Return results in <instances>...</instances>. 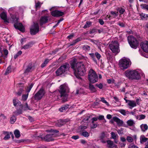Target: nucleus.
I'll return each instance as SVG.
<instances>
[{"mask_svg": "<svg viewBox=\"0 0 148 148\" xmlns=\"http://www.w3.org/2000/svg\"><path fill=\"white\" fill-rule=\"evenodd\" d=\"M126 140L129 142H132L133 141V138L130 136H128L127 137Z\"/></svg>", "mask_w": 148, "mask_h": 148, "instance_id": "obj_46", "label": "nucleus"}, {"mask_svg": "<svg viewBox=\"0 0 148 148\" xmlns=\"http://www.w3.org/2000/svg\"><path fill=\"white\" fill-rule=\"evenodd\" d=\"M67 121L66 119L58 120L56 123L58 127H61L65 124Z\"/></svg>", "mask_w": 148, "mask_h": 148, "instance_id": "obj_20", "label": "nucleus"}, {"mask_svg": "<svg viewBox=\"0 0 148 148\" xmlns=\"http://www.w3.org/2000/svg\"><path fill=\"white\" fill-rule=\"evenodd\" d=\"M11 71V67L10 66H9L7 68L5 72V75H7L9 73H10Z\"/></svg>", "mask_w": 148, "mask_h": 148, "instance_id": "obj_41", "label": "nucleus"}, {"mask_svg": "<svg viewBox=\"0 0 148 148\" xmlns=\"http://www.w3.org/2000/svg\"><path fill=\"white\" fill-rule=\"evenodd\" d=\"M119 112L122 115L125 116L127 114H129V112L128 111H126L124 109H120L119 110Z\"/></svg>", "mask_w": 148, "mask_h": 148, "instance_id": "obj_29", "label": "nucleus"}, {"mask_svg": "<svg viewBox=\"0 0 148 148\" xmlns=\"http://www.w3.org/2000/svg\"><path fill=\"white\" fill-rule=\"evenodd\" d=\"M22 53V52L21 51H19L17 53H16L14 56V59H16L17 57Z\"/></svg>", "mask_w": 148, "mask_h": 148, "instance_id": "obj_44", "label": "nucleus"}, {"mask_svg": "<svg viewBox=\"0 0 148 148\" xmlns=\"http://www.w3.org/2000/svg\"><path fill=\"white\" fill-rule=\"evenodd\" d=\"M96 86L100 89H102L103 87V86L101 83H100L99 84H96Z\"/></svg>", "mask_w": 148, "mask_h": 148, "instance_id": "obj_59", "label": "nucleus"}, {"mask_svg": "<svg viewBox=\"0 0 148 148\" xmlns=\"http://www.w3.org/2000/svg\"><path fill=\"white\" fill-rule=\"evenodd\" d=\"M128 148H138L136 146L132 144H130Z\"/></svg>", "mask_w": 148, "mask_h": 148, "instance_id": "obj_56", "label": "nucleus"}, {"mask_svg": "<svg viewBox=\"0 0 148 148\" xmlns=\"http://www.w3.org/2000/svg\"><path fill=\"white\" fill-rule=\"evenodd\" d=\"M111 14L112 15H113V16L114 18L116 17L118 15V12H116L113 11L111 12Z\"/></svg>", "mask_w": 148, "mask_h": 148, "instance_id": "obj_45", "label": "nucleus"}, {"mask_svg": "<svg viewBox=\"0 0 148 148\" xmlns=\"http://www.w3.org/2000/svg\"><path fill=\"white\" fill-rule=\"evenodd\" d=\"M98 118L96 117H93L92 119L91 123H94L95 121H97Z\"/></svg>", "mask_w": 148, "mask_h": 148, "instance_id": "obj_60", "label": "nucleus"}, {"mask_svg": "<svg viewBox=\"0 0 148 148\" xmlns=\"http://www.w3.org/2000/svg\"><path fill=\"white\" fill-rule=\"evenodd\" d=\"M28 96V94H27L26 95H23L22 96V100L24 101H26L27 99Z\"/></svg>", "mask_w": 148, "mask_h": 148, "instance_id": "obj_40", "label": "nucleus"}, {"mask_svg": "<svg viewBox=\"0 0 148 148\" xmlns=\"http://www.w3.org/2000/svg\"><path fill=\"white\" fill-rule=\"evenodd\" d=\"M14 25L16 29H18L22 32L24 31V28L21 23H14Z\"/></svg>", "mask_w": 148, "mask_h": 148, "instance_id": "obj_14", "label": "nucleus"}, {"mask_svg": "<svg viewBox=\"0 0 148 148\" xmlns=\"http://www.w3.org/2000/svg\"><path fill=\"white\" fill-rule=\"evenodd\" d=\"M71 68L74 71L75 75L78 78H80V76H83L86 71L85 67L82 62L76 63L73 61L71 63Z\"/></svg>", "mask_w": 148, "mask_h": 148, "instance_id": "obj_1", "label": "nucleus"}, {"mask_svg": "<svg viewBox=\"0 0 148 148\" xmlns=\"http://www.w3.org/2000/svg\"><path fill=\"white\" fill-rule=\"evenodd\" d=\"M56 136V134L51 133L43 137H42V138L47 142H49L55 139L54 138Z\"/></svg>", "mask_w": 148, "mask_h": 148, "instance_id": "obj_12", "label": "nucleus"}, {"mask_svg": "<svg viewBox=\"0 0 148 148\" xmlns=\"http://www.w3.org/2000/svg\"><path fill=\"white\" fill-rule=\"evenodd\" d=\"M128 105L129 106V108L132 109L133 108L136 106L137 104L134 101L130 100L128 103Z\"/></svg>", "mask_w": 148, "mask_h": 148, "instance_id": "obj_18", "label": "nucleus"}, {"mask_svg": "<svg viewBox=\"0 0 148 148\" xmlns=\"http://www.w3.org/2000/svg\"><path fill=\"white\" fill-rule=\"evenodd\" d=\"M131 64L130 59L125 58L121 59L119 62V67L122 69H127L129 66Z\"/></svg>", "mask_w": 148, "mask_h": 148, "instance_id": "obj_6", "label": "nucleus"}, {"mask_svg": "<svg viewBox=\"0 0 148 148\" xmlns=\"http://www.w3.org/2000/svg\"><path fill=\"white\" fill-rule=\"evenodd\" d=\"M106 137V134L104 132H103L101 134L100 136V139H105Z\"/></svg>", "mask_w": 148, "mask_h": 148, "instance_id": "obj_50", "label": "nucleus"}, {"mask_svg": "<svg viewBox=\"0 0 148 148\" xmlns=\"http://www.w3.org/2000/svg\"><path fill=\"white\" fill-rule=\"evenodd\" d=\"M140 142L141 144H143L148 140V138L145 137L143 135L140 136Z\"/></svg>", "mask_w": 148, "mask_h": 148, "instance_id": "obj_23", "label": "nucleus"}, {"mask_svg": "<svg viewBox=\"0 0 148 148\" xmlns=\"http://www.w3.org/2000/svg\"><path fill=\"white\" fill-rule=\"evenodd\" d=\"M81 38H78L76 40H74L72 43H71L70 45V46H73L75 45L77 42L81 41Z\"/></svg>", "mask_w": 148, "mask_h": 148, "instance_id": "obj_32", "label": "nucleus"}, {"mask_svg": "<svg viewBox=\"0 0 148 148\" xmlns=\"http://www.w3.org/2000/svg\"><path fill=\"white\" fill-rule=\"evenodd\" d=\"M113 120L114 121L116 122L118 126H122L123 124V122L121 120L119 119L116 116L113 117Z\"/></svg>", "mask_w": 148, "mask_h": 148, "instance_id": "obj_17", "label": "nucleus"}, {"mask_svg": "<svg viewBox=\"0 0 148 148\" xmlns=\"http://www.w3.org/2000/svg\"><path fill=\"white\" fill-rule=\"evenodd\" d=\"M141 48L145 52L148 53V42L146 41L145 42H142L140 45Z\"/></svg>", "mask_w": 148, "mask_h": 148, "instance_id": "obj_16", "label": "nucleus"}, {"mask_svg": "<svg viewBox=\"0 0 148 148\" xmlns=\"http://www.w3.org/2000/svg\"><path fill=\"white\" fill-rule=\"evenodd\" d=\"M107 82L108 83L110 84L113 83L114 82V80L113 79H108L107 80Z\"/></svg>", "mask_w": 148, "mask_h": 148, "instance_id": "obj_52", "label": "nucleus"}, {"mask_svg": "<svg viewBox=\"0 0 148 148\" xmlns=\"http://www.w3.org/2000/svg\"><path fill=\"white\" fill-rule=\"evenodd\" d=\"M39 31V26L38 23H34L30 28V32L32 35H34Z\"/></svg>", "mask_w": 148, "mask_h": 148, "instance_id": "obj_11", "label": "nucleus"}, {"mask_svg": "<svg viewBox=\"0 0 148 148\" xmlns=\"http://www.w3.org/2000/svg\"><path fill=\"white\" fill-rule=\"evenodd\" d=\"M13 103L16 110L13 112V114L15 116H17L22 113L23 106L21 102L16 98L13 100Z\"/></svg>", "mask_w": 148, "mask_h": 148, "instance_id": "obj_3", "label": "nucleus"}, {"mask_svg": "<svg viewBox=\"0 0 148 148\" xmlns=\"http://www.w3.org/2000/svg\"><path fill=\"white\" fill-rule=\"evenodd\" d=\"M12 116L10 118V122L11 124H13L16 121V118L15 116V115L13 114Z\"/></svg>", "mask_w": 148, "mask_h": 148, "instance_id": "obj_31", "label": "nucleus"}, {"mask_svg": "<svg viewBox=\"0 0 148 148\" xmlns=\"http://www.w3.org/2000/svg\"><path fill=\"white\" fill-rule=\"evenodd\" d=\"M140 15L142 20L145 19L147 20L148 19V14H146L142 13L140 14Z\"/></svg>", "mask_w": 148, "mask_h": 148, "instance_id": "obj_28", "label": "nucleus"}, {"mask_svg": "<svg viewBox=\"0 0 148 148\" xmlns=\"http://www.w3.org/2000/svg\"><path fill=\"white\" fill-rule=\"evenodd\" d=\"M24 110H30L31 109L28 106V104L27 103H26L25 104V106L23 107Z\"/></svg>", "mask_w": 148, "mask_h": 148, "instance_id": "obj_49", "label": "nucleus"}, {"mask_svg": "<svg viewBox=\"0 0 148 148\" xmlns=\"http://www.w3.org/2000/svg\"><path fill=\"white\" fill-rule=\"evenodd\" d=\"M69 105H64L61 108L59 109V110L61 112H63L64 110L67 109L68 108Z\"/></svg>", "mask_w": 148, "mask_h": 148, "instance_id": "obj_33", "label": "nucleus"}, {"mask_svg": "<svg viewBox=\"0 0 148 148\" xmlns=\"http://www.w3.org/2000/svg\"><path fill=\"white\" fill-rule=\"evenodd\" d=\"M109 47L112 52L116 54L120 52L119 45L117 41H112L109 44Z\"/></svg>", "mask_w": 148, "mask_h": 148, "instance_id": "obj_7", "label": "nucleus"}, {"mask_svg": "<svg viewBox=\"0 0 148 148\" xmlns=\"http://www.w3.org/2000/svg\"><path fill=\"white\" fill-rule=\"evenodd\" d=\"M1 48H0V53H1V55L0 56V64L5 63V59L7 58L6 56H4V55L3 54L2 52L1 51Z\"/></svg>", "mask_w": 148, "mask_h": 148, "instance_id": "obj_24", "label": "nucleus"}, {"mask_svg": "<svg viewBox=\"0 0 148 148\" xmlns=\"http://www.w3.org/2000/svg\"><path fill=\"white\" fill-rule=\"evenodd\" d=\"M141 131L143 132H145L148 129V126L147 124H142L140 125Z\"/></svg>", "mask_w": 148, "mask_h": 148, "instance_id": "obj_21", "label": "nucleus"}, {"mask_svg": "<svg viewBox=\"0 0 148 148\" xmlns=\"http://www.w3.org/2000/svg\"><path fill=\"white\" fill-rule=\"evenodd\" d=\"M32 70V67L31 65L28 66L27 69L25 70L24 73H28L29 72H31Z\"/></svg>", "mask_w": 148, "mask_h": 148, "instance_id": "obj_38", "label": "nucleus"}, {"mask_svg": "<svg viewBox=\"0 0 148 148\" xmlns=\"http://www.w3.org/2000/svg\"><path fill=\"white\" fill-rule=\"evenodd\" d=\"M1 18L3 19L5 22H8L6 13L5 12H3L0 14Z\"/></svg>", "mask_w": 148, "mask_h": 148, "instance_id": "obj_26", "label": "nucleus"}, {"mask_svg": "<svg viewBox=\"0 0 148 148\" xmlns=\"http://www.w3.org/2000/svg\"><path fill=\"white\" fill-rule=\"evenodd\" d=\"M4 134H6L4 138V139L5 140H8L10 138V135L9 133L7 132H4Z\"/></svg>", "mask_w": 148, "mask_h": 148, "instance_id": "obj_43", "label": "nucleus"}, {"mask_svg": "<svg viewBox=\"0 0 148 148\" xmlns=\"http://www.w3.org/2000/svg\"><path fill=\"white\" fill-rule=\"evenodd\" d=\"M127 123L129 126H132L135 124V122L133 120L130 119L127 121Z\"/></svg>", "mask_w": 148, "mask_h": 148, "instance_id": "obj_30", "label": "nucleus"}, {"mask_svg": "<svg viewBox=\"0 0 148 148\" xmlns=\"http://www.w3.org/2000/svg\"><path fill=\"white\" fill-rule=\"evenodd\" d=\"M125 9L122 8H120L119 10V13L121 14H123L125 12Z\"/></svg>", "mask_w": 148, "mask_h": 148, "instance_id": "obj_62", "label": "nucleus"}, {"mask_svg": "<svg viewBox=\"0 0 148 148\" xmlns=\"http://www.w3.org/2000/svg\"><path fill=\"white\" fill-rule=\"evenodd\" d=\"M89 86V89L91 92H94L96 91V89L93 85L90 84Z\"/></svg>", "mask_w": 148, "mask_h": 148, "instance_id": "obj_36", "label": "nucleus"}, {"mask_svg": "<svg viewBox=\"0 0 148 148\" xmlns=\"http://www.w3.org/2000/svg\"><path fill=\"white\" fill-rule=\"evenodd\" d=\"M79 138V136H78L76 135V136H72L71 138L72 139H74L75 140H76Z\"/></svg>", "mask_w": 148, "mask_h": 148, "instance_id": "obj_63", "label": "nucleus"}, {"mask_svg": "<svg viewBox=\"0 0 148 148\" xmlns=\"http://www.w3.org/2000/svg\"><path fill=\"white\" fill-rule=\"evenodd\" d=\"M45 94L43 89H41L34 96L35 100H38L41 99Z\"/></svg>", "mask_w": 148, "mask_h": 148, "instance_id": "obj_13", "label": "nucleus"}, {"mask_svg": "<svg viewBox=\"0 0 148 148\" xmlns=\"http://www.w3.org/2000/svg\"><path fill=\"white\" fill-rule=\"evenodd\" d=\"M99 22L101 25H103L104 23V22L102 19H99Z\"/></svg>", "mask_w": 148, "mask_h": 148, "instance_id": "obj_64", "label": "nucleus"}, {"mask_svg": "<svg viewBox=\"0 0 148 148\" xmlns=\"http://www.w3.org/2000/svg\"><path fill=\"white\" fill-rule=\"evenodd\" d=\"M89 55L94 63L97 65L98 64L99 61L101 57V55L98 52H96L95 53H90Z\"/></svg>", "mask_w": 148, "mask_h": 148, "instance_id": "obj_10", "label": "nucleus"}, {"mask_svg": "<svg viewBox=\"0 0 148 148\" xmlns=\"http://www.w3.org/2000/svg\"><path fill=\"white\" fill-rule=\"evenodd\" d=\"M92 125L91 126V127L92 128L94 129L96 128L97 126V125L96 123H92Z\"/></svg>", "mask_w": 148, "mask_h": 148, "instance_id": "obj_53", "label": "nucleus"}, {"mask_svg": "<svg viewBox=\"0 0 148 148\" xmlns=\"http://www.w3.org/2000/svg\"><path fill=\"white\" fill-rule=\"evenodd\" d=\"M82 48L83 50L86 51H88L90 50V47L87 45H84L83 46Z\"/></svg>", "mask_w": 148, "mask_h": 148, "instance_id": "obj_34", "label": "nucleus"}, {"mask_svg": "<svg viewBox=\"0 0 148 148\" xmlns=\"http://www.w3.org/2000/svg\"><path fill=\"white\" fill-rule=\"evenodd\" d=\"M81 134L85 137H88L89 135L88 132L85 131L82 132Z\"/></svg>", "mask_w": 148, "mask_h": 148, "instance_id": "obj_37", "label": "nucleus"}, {"mask_svg": "<svg viewBox=\"0 0 148 148\" xmlns=\"http://www.w3.org/2000/svg\"><path fill=\"white\" fill-rule=\"evenodd\" d=\"M14 134L15 137L16 138H18L20 136V132L17 130H16L14 131Z\"/></svg>", "mask_w": 148, "mask_h": 148, "instance_id": "obj_35", "label": "nucleus"}, {"mask_svg": "<svg viewBox=\"0 0 148 148\" xmlns=\"http://www.w3.org/2000/svg\"><path fill=\"white\" fill-rule=\"evenodd\" d=\"M127 40L131 47L136 49L138 45V42L136 39L132 36H130L127 37Z\"/></svg>", "mask_w": 148, "mask_h": 148, "instance_id": "obj_9", "label": "nucleus"}, {"mask_svg": "<svg viewBox=\"0 0 148 148\" xmlns=\"http://www.w3.org/2000/svg\"><path fill=\"white\" fill-rule=\"evenodd\" d=\"M69 65L68 63H65L60 66L56 72L57 76H59L63 74L66 73L69 71Z\"/></svg>", "mask_w": 148, "mask_h": 148, "instance_id": "obj_5", "label": "nucleus"}, {"mask_svg": "<svg viewBox=\"0 0 148 148\" xmlns=\"http://www.w3.org/2000/svg\"><path fill=\"white\" fill-rule=\"evenodd\" d=\"M69 88L68 85L65 84L62 85L60 87L59 92L60 94V97H62V102L64 103L67 101Z\"/></svg>", "mask_w": 148, "mask_h": 148, "instance_id": "obj_2", "label": "nucleus"}, {"mask_svg": "<svg viewBox=\"0 0 148 148\" xmlns=\"http://www.w3.org/2000/svg\"><path fill=\"white\" fill-rule=\"evenodd\" d=\"M63 12L60 11L55 10L51 12V14L53 16L55 17H58L62 16L64 14Z\"/></svg>", "mask_w": 148, "mask_h": 148, "instance_id": "obj_15", "label": "nucleus"}, {"mask_svg": "<svg viewBox=\"0 0 148 148\" xmlns=\"http://www.w3.org/2000/svg\"><path fill=\"white\" fill-rule=\"evenodd\" d=\"M118 25L121 27H125V25L123 23L120 22H119Z\"/></svg>", "mask_w": 148, "mask_h": 148, "instance_id": "obj_57", "label": "nucleus"}, {"mask_svg": "<svg viewBox=\"0 0 148 148\" xmlns=\"http://www.w3.org/2000/svg\"><path fill=\"white\" fill-rule=\"evenodd\" d=\"M20 85L22 86L19 88L18 91L16 92V95L18 96H20L21 95L22 92L23 91H24V87H23V84H20Z\"/></svg>", "mask_w": 148, "mask_h": 148, "instance_id": "obj_27", "label": "nucleus"}, {"mask_svg": "<svg viewBox=\"0 0 148 148\" xmlns=\"http://www.w3.org/2000/svg\"><path fill=\"white\" fill-rule=\"evenodd\" d=\"M125 75L126 77L132 79H138L140 78L138 72L135 70L127 71L125 73Z\"/></svg>", "mask_w": 148, "mask_h": 148, "instance_id": "obj_4", "label": "nucleus"}, {"mask_svg": "<svg viewBox=\"0 0 148 148\" xmlns=\"http://www.w3.org/2000/svg\"><path fill=\"white\" fill-rule=\"evenodd\" d=\"M33 43L32 42H30L25 45L22 47V48L26 49L30 48L32 46Z\"/></svg>", "mask_w": 148, "mask_h": 148, "instance_id": "obj_25", "label": "nucleus"}, {"mask_svg": "<svg viewBox=\"0 0 148 148\" xmlns=\"http://www.w3.org/2000/svg\"><path fill=\"white\" fill-rule=\"evenodd\" d=\"M101 101H102L103 103H105L106 105L107 106H109V103L108 102H107L106 100L105 99V98L103 97L101 98Z\"/></svg>", "mask_w": 148, "mask_h": 148, "instance_id": "obj_47", "label": "nucleus"}, {"mask_svg": "<svg viewBox=\"0 0 148 148\" xmlns=\"http://www.w3.org/2000/svg\"><path fill=\"white\" fill-rule=\"evenodd\" d=\"M48 20V17L47 16H44L41 17L40 20V25H42L43 24L47 23Z\"/></svg>", "mask_w": 148, "mask_h": 148, "instance_id": "obj_19", "label": "nucleus"}, {"mask_svg": "<svg viewBox=\"0 0 148 148\" xmlns=\"http://www.w3.org/2000/svg\"><path fill=\"white\" fill-rule=\"evenodd\" d=\"M139 120H142L144 119L145 118V116L143 114L140 115L139 116Z\"/></svg>", "mask_w": 148, "mask_h": 148, "instance_id": "obj_58", "label": "nucleus"}, {"mask_svg": "<svg viewBox=\"0 0 148 148\" xmlns=\"http://www.w3.org/2000/svg\"><path fill=\"white\" fill-rule=\"evenodd\" d=\"M3 51L4 52V54L5 55L4 56H4H6V58H7L8 53V51L5 49H3Z\"/></svg>", "mask_w": 148, "mask_h": 148, "instance_id": "obj_51", "label": "nucleus"}, {"mask_svg": "<svg viewBox=\"0 0 148 148\" xmlns=\"http://www.w3.org/2000/svg\"><path fill=\"white\" fill-rule=\"evenodd\" d=\"M42 4V3L41 4L40 2L39 1L37 3H36L35 6L36 9H37L38 8H40Z\"/></svg>", "mask_w": 148, "mask_h": 148, "instance_id": "obj_48", "label": "nucleus"}, {"mask_svg": "<svg viewBox=\"0 0 148 148\" xmlns=\"http://www.w3.org/2000/svg\"><path fill=\"white\" fill-rule=\"evenodd\" d=\"M97 118L98 119L100 120H102L104 119V116L103 115H100Z\"/></svg>", "mask_w": 148, "mask_h": 148, "instance_id": "obj_61", "label": "nucleus"}, {"mask_svg": "<svg viewBox=\"0 0 148 148\" xmlns=\"http://www.w3.org/2000/svg\"><path fill=\"white\" fill-rule=\"evenodd\" d=\"M79 128L82 131H83L86 129L87 128V127L86 126L82 125L80 126Z\"/></svg>", "mask_w": 148, "mask_h": 148, "instance_id": "obj_54", "label": "nucleus"}, {"mask_svg": "<svg viewBox=\"0 0 148 148\" xmlns=\"http://www.w3.org/2000/svg\"><path fill=\"white\" fill-rule=\"evenodd\" d=\"M88 77L89 81L92 83H94L98 81L97 75L92 69H90L89 71Z\"/></svg>", "mask_w": 148, "mask_h": 148, "instance_id": "obj_8", "label": "nucleus"}, {"mask_svg": "<svg viewBox=\"0 0 148 148\" xmlns=\"http://www.w3.org/2000/svg\"><path fill=\"white\" fill-rule=\"evenodd\" d=\"M111 134L112 138L114 139H116V135L115 133L113 132H112L111 133Z\"/></svg>", "mask_w": 148, "mask_h": 148, "instance_id": "obj_55", "label": "nucleus"}, {"mask_svg": "<svg viewBox=\"0 0 148 148\" xmlns=\"http://www.w3.org/2000/svg\"><path fill=\"white\" fill-rule=\"evenodd\" d=\"M91 24V23L90 22L87 21L86 22V24L84 25V28H86L89 27Z\"/></svg>", "mask_w": 148, "mask_h": 148, "instance_id": "obj_42", "label": "nucleus"}, {"mask_svg": "<svg viewBox=\"0 0 148 148\" xmlns=\"http://www.w3.org/2000/svg\"><path fill=\"white\" fill-rule=\"evenodd\" d=\"M49 60L48 59H46L44 62L43 63H42L41 65V67L42 68H43L45 67L47 64L48 63Z\"/></svg>", "mask_w": 148, "mask_h": 148, "instance_id": "obj_39", "label": "nucleus"}, {"mask_svg": "<svg viewBox=\"0 0 148 148\" xmlns=\"http://www.w3.org/2000/svg\"><path fill=\"white\" fill-rule=\"evenodd\" d=\"M108 147L109 148H118L116 145L114 144L112 141L111 140L107 141Z\"/></svg>", "mask_w": 148, "mask_h": 148, "instance_id": "obj_22", "label": "nucleus"}]
</instances>
